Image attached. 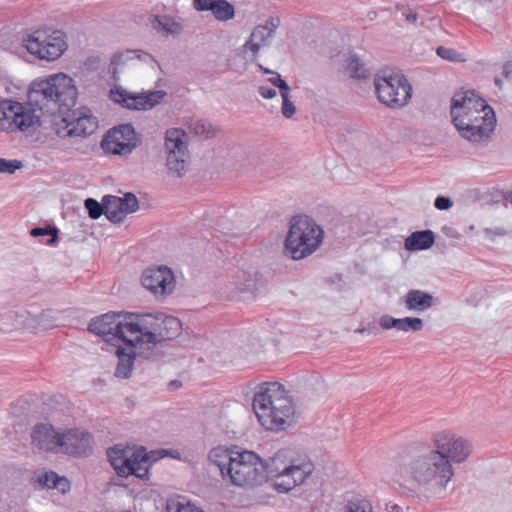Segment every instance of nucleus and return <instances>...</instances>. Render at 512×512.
<instances>
[{
	"mask_svg": "<svg viewBox=\"0 0 512 512\" xmlns=\"http://www.w3.org/2000/svg\"><path fill=\"white\" fill-rule=\"evenodd\" d=\"M450 114L455 128L470 142L489 139L496 126L494 110L474 90L456 92Z\"/></svg>",
	"mask_w": 512,
	"mask_h": 512,
	"instance_id": "nucleus-1",
	"label": "nucleus"
},
{
	"mask_svg": "<svg viewBox=\"0 0 512 512\" xmlns=\"http://www.w3.org/2000/svg\"><path fill=\"white\" fill-rule=\"evenodd\" d=\"M398 472L404 480L440 490H445L454 476L452 464L434 445L418 447L408 461L399 464Z\"/></svg>",
	"mask_w": 512,
	"mask_h": 512,
	"instance_id": "nucleus-2",
	"label": "nucleus"
},
{
	"mask_svg": "<svg viewBox=\"0 0 512 512\" xmlns=\"http://www.w3.org/2000/svg\"><path fill=\"white\" fill-rule=\"evenodd\" d=\"M166 456L177 459L180 454L173 449L147 451L143 446L131 449L122 445H115L107 450L108 460L118 476L134 475L141 480H148L151 466Z\"/></svg>",
	"mask_w": 512,
	"mask_h": 512,
	"instance_id": "nucleus-3",
	"label": "nucleus"
},
{
	"mask_svg": "<svg viewBox=\"0 0 512 512\" xmlns=\"http://www.w3.org/2000/svg\"><path fill=\"white\" fill-rule=\"evenodd\" d=\"M258 423L265 430L279 431L285 429L286 420L294 414L292 400L284 386L277 381L258 383Z\"/></svg>",
	"mask_w": 512,
	"mask_h": 512,
	"instance_id": "nucleus-4",
	"label": "nucleus"
},
{
	"mask_svg": "<svg viewBox=\"0 0 512 512\" xmlns=\"http://www.w3.org/2000/svg\"><path fill=\"white\" fill-rule=\"evenodd\" d=\"M77 95L74 80L64 73H59L46 79L34 80L28 91V103L39 110L48 109L51 103L58 105L59 109L68 108L75 105Z\"/></svg>",
	"mask_w": 512,
	"mask_h": 512,
	"instance_id": "nucleus-5",
	"label": "nucleus"
},
{
	"mask_svg": "<svg viewBox=\"0 0 512 512\" xmlns=\"http://www.w3.org/2000/svg\"><path fill=\"white\" fill-rule=\"evenodd\" d=\"M324 239V230L312 217L293 216L284 240L285 253L293 260H301L316 252Z\"/></svg>",
	"mask_w": 512,
	"mask_h": 512,
	"instance_id": "nucleus-6",
	"label": "nucleus"
},
{
	"mask_svg": "<svg viewBox=\"0 0 512 512\" xmlns=\"http://www.w3.org/2000/svg\"><path fill=\"white\" fill-rule=\"evenodd\" d=\"M162 314V312L125 313L126 343L138 348V353L142 359L155 360L159 356L156 352V334Z\"/></svg>",
	"mask_w": 512,
	"mask_h": 512,
	"instance_id": "nucleus-7",
	"label": "nucleus"
},
{
	"mask_svg": "<svg viewBox=\"0 0 512 512\" xmlns=\"http://www.w3.org/2000/svg\"><path fill=\"white\" fill-rule=\"evenodd\" d=\"M23 47L35 58L48 62L60 58L68 48L67 36L61 30L42 28L22 37Z\"/></svg>",
	"mask_w": 512,
	"mask_h": 512,
	"instance_id": "nucleus-8",
	"label": "nucleus"
},
{
	"mask_svg": "<svg viewBox=\"0 0 512 512\" xmlns=\"http://www.w3.org/2000/svg\"><path fill=\"white\" fill-rule=\"evenodd\" d=\"M378 100L391 109L404 107L412 97V86L401 73L383 70L374 79Z\"/></svg>",
	"mask_w": 512,
	"mask_h": 512,
	"instance_id": "nucleus-9",
	"label": "nucleus"
},
{
	"mask_svg": "<svg viewBox=\"0 0 512 512\" xmlns=\"http://www.w3.org/2000/svg\"><path fill=\"white\" fill-rule=\"evenodd\" d=\"M98 127L97 118L91 114L87 107L71 110L67 108L62 116L56 118L52 130L60 138L87 137Z\"/></svg>",
	"mask_w": 512,
	"mask_h": 512,
	"instance_id": "nucleus-10",
	"label": "nucleus"
},
{
	"mask_svg": "<svg viewBox=\"0 0 512 512\" xmlns=\"http://www.w3.org/2000/svg\"><path fill=\"white\" fill-rule=\"evenodd\" d=\"M40 125V118L35 108L29 103H20L11 99L0 101V128L10 131H27Z\"/></svg>",
	"mask_w": 512,
	"mask_h": 512,
	"instance_id": "nucleus-11",
	"label": "nucleus"
},
{
	"mask_svg": "<svg viewBox=\"0 0 512 512\" xmlns=\"http://www.w3.org/2000/svg\"><path fill=\"white\" fill-rule=\"evenodd\" d=\"M125 311H110L100 316L94 317L88 324V331L100 336L105 342L114 341L126 343L127 326Z\"/></svg>",
	"mask_w": 512,
	"mask_h": 512,
	"instance_id": "nucleus-12",
	"label": "nucleus"
},
{
	"mask_svg": "<svg viewBox=\"0 0 512 512\" xmlns=\"http://www.w3.org/2000/svg\"><path fill=\"white\" fill-rule=\"evenodd\" d=\"M288 480L276 482L275 490L278 493L285 494L294 487L301 485L313 473L315 465L306 453H293L285 450Z\"/></svg>",
	"mask_w": 512,
	"mask_h": 512,
	"instance_id": "nucleus-13",
	"label": "nucleus"
},
{
	"mask_svg": "<svg viewBox=\"0 0 512 512\" xmlns=\"http://www.w3.org/2000/svg\"><path fill=\"white\" fill-rule=\"evenodd\" d=\"M142 141V136L136 132L130 123L120 124L111 128L102 142L103 148L114 155H130Z\"/></svg>",
	"mask_w": 512,
	"mask_h": 512,
	"instance_id": "nucleus-14",
	"label": "nucleus"
},
{
	"mask_svg": "<svg viewBox=\"0 0 512 512\" xmlns=\"http://www.w3.org/2000/svg\"><path fill=\"white\" fill-rule=\"evenodd\" d=\"M183 136L184 133L177 129L168 130L165 136L166 167L177 177L184 176L188 167V144L182 139Z\"/></svg>",
	"mask_w": 512,
	"mask_h": 512,
	"instance_id": "nucleus-15",
	"label": "nucleus"
},
{
	"mask_svg": "<svg viewBox=\"0 0 512 512\" xmlns=\"http://www.w3.org/2000/svg\"><path fill=\"white\" fill-rule=\"evenodd\" d=\"M431 441L448 461L454 463L464 462L472 453V443L450 431H439L432 435Z\"/></svg>",
	"mask_w": 512,
	"mask_h": 512,
	"instance_id": "nucleus-16",
	"label": "nucleus"
},
{
	"mask_svg": "<svg viewBox=\"0 0 512 512\" xmlns=\"http://www.w3.org/2000/svg\"><path fill=\"white\" fill-rule=\"evenodd\" d=\"M226 480L235 486L254 487L256 484V453L253 451L236 453V460L228 469Z\"/></svg>",
	"mask_w": 512,
	"mask_h": 512,
	"instance_id": "nucleus-17",
	"label": "nucleus"
},
{
	"mask_svg": "<svg viewBox=\"0 0 512 512\" xmlns=\"http://www.w3.org/2000/svg\"><path fill=\"white\" fill-rule=\"evenodd\" d=\"M141 283L156 297H166L175 288L174 273L167 266L149 267L143 271Z\"/></svg>",
	"mask_w": 512,
	"mask_h": 512,
	"instance_id": "nucleus-18",
	"label": "nucleus"
},
{
	"mask_svg": "<svg viewBox=\"0 0 512 512\" xmlns=\"http://www.w3.org/2000/svg\"><path fill=\"white\" fill-rule=\"evenodd\" d=\"M165 95L166 92L163 90H156L147 95L130 94L121 87H115L110 90V99L114 103L126 109L137 111L152 109L160 103Z\"/></svg>",
	"mask_w": 512,
	"mask_h": 512,
	"instance_id": "nucleus-19",
	"label": "nucleus"
},
{
	"mask_svg": "<svg viewBox=\"0 0 512 512\" xmlns=\"http://www.w3.org/2000/svg\"><path fill=\"white\" fill-rule=\"evenodd\" d=\"M59 440L61 452L67 455L88 456L93 452V436L87 431L70 429Z\"/></svg>",
	"mask_w": 512,
	"mask_h": 512,
	"instance_id": "nucleus-20",
	"label": "nucleus"
},
{
	"mask_svg": "<svg viewBox=\"0 0 512 512\" xmlns=\"http://www.w3.org/2000/svg\"><path fill=\"white\" fill-rule=\"evenodd\" d=\"M258 465L265 474V483L275 489L276 482L288 480V469L285 450L278 451L273 457L265 460L258 455Z\"/></svg>",
	"mask_w": 512,
	"mask_h": 512,
	"instance_id": "nucleus-21",
	"label": "nucleus"
},
{
	"mask_svg": "<svg viewBox=\"0 0 512 512\" xmlns=\"http://www.w3.org/2000/svg\"><path fill=\"white\" fill-rule=\"evenodd\" d=\"M62 433H57L51 424L38 423L31 432L32 443L39 449L52 452L60 448Z\"/></svg>",
	"mask_w": 512,
	"mask_h": 512,
	"instance_id": "nucleus-22",
	"label": "nucleus"
},
{
	"mask_svg": "<svg viewBox=\"0 0 512 512\" xmlns=\"http://www.w3.org/2000/svg\"><path fill=\"white\" fill-rule=\"evenodd\" d=\"M281 25V18L277 13L258 15V51L272 45Z\"/></svg>",
	"mask_w": 512,
	"mask_h": 512,
	"instance_id": "nucleus-23",
	"label": "nucleus"
},
{
	"mask_svg": "<svg viewBox=\"0 0 512 512\" xmlns=\"http://www.w3.org/2000/svg\"><path fill=\"white\" fill-rule=\"evenodd\" d=\"M192 6L198 12L211 11L214 18L221 22L235 16L234 5L227 0H193Z\"/></svg>",
	"mask_w": 512,
	"mask_h": 512,
	"instance_id": "nucleus-24",
	"label": "nucleus"
},
{
	"mask_svg": "<svg viewBox=\"0 0 512 512\" xmlns=\"http://www.w3.org/2000/svg\"><path fill=\"white\" fill-rule=\"evenodd\" d=\"M123 344L125 347L117 346L115 351L118 363L114 375L120 379H128L132 375L135 359L141 357L138 353V348L131 346L129 343Z\"/></svg>",
	"mask_w": 512,
	"mask_h": 512,
	"instance_id": "nucleus-25",
	"label": "nucleus"
},
{
	"mask_svg": "<svg viewBox=\"0 0 512 512\" xmlns=\"http://www.w3.org/2000/svg\"><path fill=\"white\" fill-rule=\"evenodd\" d=\"M182 324L180 320L174 316L162 314L156 334V347L167 340H172L180 335Z\"/></svg>",
	"mask_w": 512,
	"mask_h": 512,
	"instance_id": "nucleus-26",
	"label": "nucleus"
},
{
	"mask_svg": "<svg viewBox=\"0 0 512 512\" xmlns=\"http://www.w3.org/2000/svg\"><path fill=\"white\" fill-rule=\"evenodd\" d=\"M152 28L161 36L176 37L183 31V26L170 15H152L150 17Z\"/></svg>",
	"mask_w": 512,
	"mask_h": 512,
	"instance_id": "nucleus-27",
	"label": "nucleus"
},
{
	"mask_svg": "<svg viewBox=\"0 0 512 512\" xmlns=\"http://www.w3.org/2000/svg\"><path fill=\"white\" fill-rule=\"evenodd\" d=\"M404 302L406 308L413 311H426L434 305L435 299L432 294L418 290H409L405 297Z\"/></svg>",
	"mask_w": 512,
	"mask_h": 512,
	"instance_id": "nucleus-28",
	"label": "nucleus"
},
{
	"mask_svg": "<svg viewBox=\"0 0 512 512\" xmlns=\"http://www.w3.org/2000/svg\"><path fill=\"white\" fill-rule=\"evenodd\" d=\"M435 234L432 230H420L412 232L404 242V248L407 251L426 250L433 246Z\"/></svg>",
	"mask_w": 512,
	"mask_h": 512,
	"instance_id": "nucleus-29",
	"label": "nucleus"
},
{
	"mask_svg": "<svg viewBox=\"0 0 512 512\" xmlns=\"http://www.w3.org/2000/svg\"><path fill=\"white\" fill-rule=\"evenodd\" d=\"M236 453L224 447L213 448L209 453V460L219 468L224 480H226L228 469L233 466L236 460Z\"/></svg>",
	"mask_w": 512,
	"mask_h": 512,
	"instance_id": "nucleus-30",
	"label": "nucleus"
},
{
	"mask_svg": "<svg viewBox=\"0 0 512 512\" xmlns=\"http://www.w3.org/2000/svg\"><path fill=\"white\" fill-rule=\"evenodd\" d=\"M103 199L105 216L107 219L114 224L122 223L126 215L124 213L120 197L114 195H105Z\"/></svg>",
	"mask_w": 512,
	"mask_h": 512,
	"instance_id": "nucleus-31",
	"label": "nucleus"
},
{
	"mask_svg": "<svg viewBox=\"0 0 512 512\" xmlns=\"http://www.w3.org/2000/svg\"><path fill=\"white\" fill-rule=\"evenodd\" d=\"M397 10L400 11L405 21L411 25L416 26L419 24L420 26L429 28L430 24L436 21L435 18H427L424 14V10H413L405 6H397Z\"/></svg>",
	"mask_w": 512,
	"mask_h": 512,
	"instance_id": "nucleus-32",
	"label": "nucleus"
},
{
	"mask_svg": "<svg viewBox=\"0 0 512 512\" xmlns=\"http://www.w3.org/2000/svg\"><path fill=\"white\" fill-rule=\"evenodd\" d=\"M346 69L353 78L366 79L369 77L370 72L365 67V64L361 62L359 57L355 53H349L346 59Z\"/></svg>",
	"mask_w": 512,
	"mask_h": 512,
	"instance_id": "nucleus-33",
	"label": "nucleus"
},
{
	"mask_svg": "<svg viewBox=\"0 0 512 512\" xmlns=\"http://www.w3.org/2000/svg\"><path fill=\"white\" fill-rule=\"evenodd\" d=\"M30 235L32 237H43L49 236L46 240L45 244L48 246H54L59 239V230L55 226L46 225L43 227H34L30 230Z\"/></svg>",
	"mask_w": 512,
	"mask_h": 512,
	"instance_id": "nucleus-34",
	"label": "nucleus"
},
{
	"mask_svg": "<svg viewBox=\"0 0 512 512\" xmlns=\"http://www.w3.org/2000/svg\"><path fill=\"white\" fill-rule=\"evenodd\" d=\"M84 206L88 211L89 217L93 220L99 219L102 215H105L103 198L101 202H98L94 198H87L84 201Z\"/></svg>",
	"mask_w": 512,
	"mask_h": 512,
	"instance_id": "nucleus-35",
	"label": "nucleus"
},
{
	"mask_svg": "<svg viewBox=\"0 0 512 512\" xmlns=\"http://www.w3.org/2000/svg\"><path fill=\"white\" fill-rule=\"evenodd\" d=\"M191 131L198 136L203 138H210L214 136L211 123L205 120H196L190 125Z\"/></svg>",
	"mask_w": 512,
	"mask_h": 512,
	"instance_id": "nucleus-36",
	"label": "nucleus"
},
{
	"mask_svg": "<svg viewBox=\"0 0 512 512\" xmlns=\"http://www.w3.org/2000/svg\"><path fill=\"white\" fill-rule=\"evenodd\" d=\"M56 313L52 309L44 310L42 313H40L37 317V322L40 327H42L44 330L53 328L56 326Z\"/></svg>",
	"mask_w": 512,
	"mask_h": 512,
	"instance_id": "nucleus-37",
	"label": "nucleus"
},
{
	"mask_svg": "<svg viewBox=\"0 0 512 512\" xmlns=\"http://www.w3.org/2000/svg\"><path fill=\"white\" fill-rule=\"evenodd\" d=\"M120 200L122 201V207L125 215L129 213H134L139 209L138 199L131 192L125 193L124 197H120Z\"/></svg>",
	"mask_w": 512,
	"mask_h": 512,
	"instance_id": "nucleus-38",
	"label": "nucleus"
},
{
	"mask_svg": "<svg viewBox=\"0 0 512 512\" xmlns=\"http://www.w3.org/2000/svg\"><path fill=\"white\" fill-rule=\"evenodd\" d=\"M345 512H372V506L365 499H355L347 503Z\"/></svg>",
	"mask_w": 512,
	"mask_h": 512,
	"instance_id": "nucleus-39",
	"label": "nucleus"
},
{
	"mask_svg": "<svg viewBox=\"0 0 512 512\" xmlns=\"http://www.w3.org/2000/svg\"><path fill=\"white\" fill-rule=\"evenodd\" d=\"M436 53L442 59L451 61V62H461L464 61L461 53H458L455 49L447 48L444 46H439L436 49Z\"/></svg>",
	"mask_w": 512,
	"mask_h": 512,
	"instance_id": "nucleus-40",
	"label": "nucleus"
},
{
	"mask_svg": "<svg viewBox=\"0 0 512 512\" xmlns=\"http://www.w3.org/2000/svg\"><path fill=\"white\" fill-rule=\"evenodd\" d=\"M58 474L54 471H46L38 476L37 483L40 489H53L54 488V480Z\"/></svg>",
	"mask_w": 512,
	"mask_h": 512,
	"instance_id": "nucleus-41",
	"label": "nucleus"
},
{
	"mask_svg": "<svg viewBox=\"0 0 512 512\" xmlns=\"http://www.w3.org/2000/svg\"><path fill=\"white\" fill-rule=\"evenodd\" d=\"M424 322L418 317H404L403 318V332H418L423 329Z\"/></svg>",
	"mask_w": 512,
	"mask_h": 512,
	"instance_id": "nucleus-42",
	"label": "nucleus"
},
{
	"mask_svg": "<svg viewBox=\"0 0 512 512\" xmlns=\"http://www.w3.org/2000/svg\"><path fill=\"white\" fill-rule=\"evenodd\" d=\"M22 166V162L17 159L8 160L5 158H0V173L13 174Z\"/></svg>",
	"mask_w": 512,
	"mask_h": 512,
	"instance_id": "nucleus-43",
	"label": "nucleus"
},
{
	"mask_svg": "<svg viewBox=\"0 0 512 512\" xmlns=\"http://www.w3.org/2000/svg\"><path fill=\"white\" fill-rule=\"evenodd\" d=\"M190 506L189 503H184L179 500H170L167 502L166 512H186Z\"/></svg>",
	"mask_w": 512,
	"mask_h": 512,
	"instance_id": "nucleus-44",
	"label": "nucleus"
},
{
	"mask_svg": "<svg viewBox=\"0 0 512 512\" xmlns=\"http://www.w3.org/2000/svg\"><path fill=\"white\" fill-rule=\"evenodd\" d=\"M281 112L285 118H291L296 113V107L290 101V97L284 96V98L282 99Z\"/></svg>",
	"mask_w": 512,
	"mask_h": 512,
	"instance_id": "nucleus-45",
	"label": "nucleus"
},
{
	"mask_svg": "<svg viewBox=\"0 0 512 512\" xmlns=\"http://www.w3.org/2000/svg\"><path fill=\"white\" fill-rule=\"evenodd\" d=\"M54 481L56 482H54L55 486L53 489L57 490L62 494H65L70 491V482L66 477L58 475L57 477H55Z\"/></svg>",
	"mask_w": 512,
	"mask_h": 512,
	"instance_id": "nucleus-46",
	"label": "nucleus"
},
{
	"mask_svg": "<svg viewBox=\"0 0 512 512\" xmlns=\"http://www.w3.org/2000/svg\"><path fill=\"white\" fill-rule=\"evenodd\" d=\"M434 206L438 210H448L453 206V201L446 196H438L434 201Z\"/></svg>",
	"mask_w": 512,
	"mask_h": 512,
	"instance_id": "nucleus-47",
	"label": "nucleus"
},
{
	"mask_svg": "<svg viewBox=\"0 0 512 512\" xmlns=\"http://www.w3.org/2000/svg\"><path fill=\"white\" fill-rule=\"evenodd\" d=\"M256 35V27L252 29L249 40L243 45V53H246L247 50H250L252 53V59L256 57V42H254V37Z\"/></svg>",
	"mask_w": 512,
	"mask_h": 512,
	"instance_id": "nucleus-48",
	"label": "nucleus"
},
{
	"mask_svg": "<svg viewBox=\"0 0 512 512\" xmlns=\"http://www.w3.org/2000/svg\"><path fill=\"white\" fill-rule=\"evenodd\" d=\"M258 69L263 71V73L265 74H272L273 76L271 78H269V82L275 86V87H278L280 84L279 82H283V79L281 78V75L276 72V71H272L268 68H265L263 67L262 65L258 64Z\"/></svg>",
	"mask_w": 512,
	"mask_h": 512,
	"instance_id": "nucleus-49",
	"label": "nucleus"
},
{
	"mask_svg": "<svg viewBox=\"0 0 512 512\" xmlns=\"http://www.w3.org/2000/svg\"><path fill=\"white\" fill-rule=\"evenodd\" d=\"M379 325L384 330L394 328V317L388 314H384L379 318Z\"/></svg>",
	"mask_w": 512,
	"mask_h": 512,
	"instance_id": "nucleus-50",
	"label": "nucleus"
},
{
	"mask_svg": "<svg viewBox=\"0 0 512 512\" xmlns=\"http://www.w3.org/2000/svg\"><path fill=\"white\" fill-rule=\"evenodd\" d=\"M258 92L261 94L263 98L272 99L276 96V90L273 88L260 86L258 87Z\"/></svg>",
	"mask_w": 512,
	"mask_h": 512,
	"instance_id": "nucleus-51",
	"label": "nucleus"
},
{
	"mask_svg": "<svg viewBox=\"0 0 512 512\" xmlns=\"http://www.w3.org/2000/svg\"><path fill=\"white\" fill-rule=\"evenodd\" d=\"M485 234L490 237L491 240L494 239V236H504L506 231L503 228L496 229H485Z\"/></svg>",
	"mask_w": 512,
	"mask_h": 512,
	"instance_id": "nucleus-52",
	"label": "nucleus"
},
{
	"mask_svg": "<svg viewBox=\"0 0 512 512\" xmlns=\"http://www.w3.org/2000/svg\"><path fill=\"white\" fill-rule=\"evenodd\" d=\"M279 84L280 85L277 88L280 90V94H281L282 99L284 98V96L285 97H290L289 93H290L291 88L289 87L287 82L285 80H283V82H279Z\"/></svg>",
	"mask_w": 512,
	"mask_h": 512,
	"instance_id": "nucleus-53",
	"label": "nucleus"
},
{
	"mask_svg": "<svg viewBox=\"0 0 512 512\" xmlns=\"http://www.w3.org/2000/svg\"><path fill=\"white\" fill-rule=\"evenodd\" d=\"M502 74L506 79H510L512 77V60L503 64Z\"/></svg>",
	"mask_w": 512,
	"mask_h": 512,
	"instance_id": "nucleus-54",
	"label": "nucleus"
},
{
	"mask_svg": "<svg viewBox=\"0 0 512 512\" xmlns=\"http://www.w3.org/2000/svg\"><path fill=\"white\" fill-rule=\"evenodd\" d=\"M124 56H125V54H123V53L114 54L111 58V64H113V65L121 64L123 62Z\"/></svg>",
	"mask_w": 512,
	"mask_h": 512,
	"instance_id": "nucleus-55",
	"label": "nucleus"
},
{
	"mask_svg": "<svg viewBox=\"0 0 512 512\" xmlns=\"http://www.w3.org/2000/svg\"><path fill=\"white\" fill-rule=\"evenodd\" d=\"M129 54H135L137 58L139 59H142V56L144 57H149V58H152V55L148 54V53H145L141 50H134V51H126V55H129Z\"/></svg>",
	"mask_w": 512,
	"mask_h": 512,
	"instance_id": "nucleus-56",
	"label": "nucleus"
},
{
	"mask_svg": "<svg viewBox=\"0 0 512 512\" xmlns=\"http://www.w3.org/2000/svg\"><path fill=\"white\" fill-rule=\"evenodd\" d=\"M387 512H403V508L397 504L388 503L386 504Z\"/></svg>",
	"mask_w": 512,
	"mask_h": 512,
	"instance_id": "nucleus-57",
	"label": "nucleus"
},
{
	"mask_svg": "<svg viewBox=\"0 0 512 512\" xmlns=\"http://www.w3.org/2000/svg\"><path fill=\"white\" fill-rule=\"evenodd\" d=\"M394 329L403 330V318H394Z\"/></svg>",
	"mask_w": 512,
	"mask_h": 512,
	"instance_id": "nucleus-58",
	"label": "nucleus"
},
{
	"mask_svg": "<svg viewBox=\"0 0 512 512\" xmlns=\"http://www.w3.org/2000/svg\"><path fill=\"white\" fill-rule=\"evenodd\" d=\"M251 408H252V411L254 412V414L256 415V408H257V405H256V392H254L251 396Z\"/></svg>",
	"mask_w": 512,
	"mask_h": 512,
	"instance_id": "nucleus-59",
	"label": "nucleus"
},
{
	"mask_svg": "<svg viewBox=\"0 0 512 512\" xmlns=\"http://www.w3.org/2000/svg\"><path fill=\"white\" fill-rule=\"evenodd\" d=\"M169 386L172 388V389H176L178 387L181 386V382L178 381V380H172L170 383H169Z\"/></svg>",
	"mask_w": 512,
	"mask_h": 512,
	"instance_id": "nucleus-60",
	"label": "nucleus"
},
{
	"mask_svg": "<svg viewBox=\"0 0 512 512\" xmlns=\"http://www.w3.org/2000/svg\"><path fill=\"white\" fill-rule=\"evenodd\" d=\"M494 84L499 88V89H502L503 88V81L498 78V77H495L494 79Z\"/></svg>",
	"mask_w": 512,
	"mask_h": 512,
	"instance_id": "nucleus-61",
	"label": "nucleus"
},
{
	"mask_svg": "<svg viewBox=\"0 0 512 512\" xmlns=\"http://www.w3.org/2000/svg\"><path fill=\"white\" fill-rule=\"evenodd\" d=\"M186 512H203L201 509L191 505Z\"/></svg>",
	"mask_w": 512,
	"mask_h": 512,
	"instance_id": "nucleus-62",
	"label": "nucleus"
},
{
	"mask_svg": "<svg viewBox=\"0 0 512 512\" xmlns=\"http://www.w3.org/2000/svg\"><path fill=\"white\" fill-rule=\"evenodd\" d=\"M504 199H505V200H508V201H512V199H511V193L507 192V193L504 195Z\"/></svg>",
	"mask_w": 512,
	"mask_h": 512,
	"instance_id": "nucleus-63",
	"label": "nucleus"
},
{
	"mask_svg": "<svg viewBox=\"0 0 512 512\" xmlns=\"http://www.w3.org/2000/svg\"><path fill=\"white\" fill-rule=\"evenodd\" d=\"M367 329L365 327L358 328L356 332L358 333H364Z\"/></svg>",
	"mask_w": 512,
	"mask_h": 512,
	"instance_id": "nucleus-64",
	"label": "nucleus"
}]
</instances>
